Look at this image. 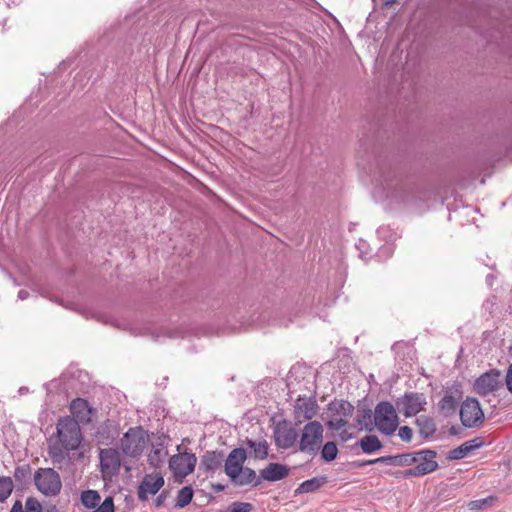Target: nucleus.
Segmentation results:
<instances>
[{
	"instance_id": "33",
	"label": "nucleus",
	"mask_w": 512,
	"mask_h": 512,
	"mask_svg": "<svg viewBox=\"0 0 512 512\" xmlns=\"http://www.w3.org/2000/svg\"><path fill=\"white\" fill-rule=\"evenodd\" d=\"M166 455L167 451L164 448H154L148 455V461L150 465L160 467L163 464Z\"/></svg>"
},
{
	"instance_id": "27",
	"label": "nucleus",
	"mask_w": 512,
	"mask_h": 512,
	"mask_svg": "<svg viewBox=\"0 0 512 512\" xmlns=\"http://www.w3.org/2000/svg\"><path fill=\"white\" fill-rule=\"evenodd\" d=\"M417 426L419 427L420 435L427 439L432 436L436 431V424L434 420L427 416H420L416 420Z\"/></svg>"
},
{
	"instance_id": "2",
	"label": "nucleus",
	"mask_w": 512,
	"mask_h": 512,
	"mask_svg": "<svg viewBox=\"0 0 512 512\" xmlns=\"http://www.w3.org/2000/svg\"><path fill=\"white\" fill-rule=\"evenodd\" d=\"M324 428L318 421H310L304 425L299 440V451L316 456L323 443Z\"/></svg>"
},
{
	"instance_id": "48",
	"label": "nucleus",
	"mask_w": 512,
	"mask_h": 512,
	"mask_svg": "<svg viewBox=\"0 0 512 512\" xmlns=\"http://www.w3.org/2000/svg\"><path fill=\"white\" fill-rule=\"evenodd\" d=\"M28 296H29V292H28V291H26V290H20V291L18 292V297H19L21 300H25V299H27V298H28Z\"/></svg>"
},
{
	"instance_id": "45",
	"label": "nucleus",
	"mask_w": 512,
	"mask_h": 512,
	"mask_svg": "<svg viewBox=\"0 0 512 512\" xmlns=\"http://www.w3.org/2000/svg\"><path fill=\"white\" fill-rule=\"evenodd\" d=\"M10 512H24V508H23L21 501L16 500L14 502Z\"/></svg>"
},
{
	"instance_id": "20",
	"label": "nucleus",
	"mask_w": 512,
	"mask_h": 512,
	"mask_svg": "<svg viewBox=\"0 0 512 512\" xmlns=\"http://www.w3.org/2000/svg\"><path fill=\"white\" fill-rule=\"evenodd\" d=\"M224 457L223 451H206L201 457L200 468L205 472H215L222 467Z\"/></svg>"
},
{
	"instance_id": "1",
	"label": "nucleus",
	"mask_w": 512,
	"mask_h": 512,
	"mask_svg": "<svg viewBox=\"0 0 512 512\" xmlns=\"http://www.w3.org/2000/svg\"><path fill=\"white\" fill-rule=\"evenodd\" d=\"M56 436L58 441L49 445L48 454L54 464H61L68 452L78 449L82 442L78 421L69 416L60 418L56 424Z\"/></svg>"
},
{
	"instance_id": "7",
	"label": "nucleus",
	"mask_w": 512,
	"mask_h": 512,
	"mask_svg": "<svg viewBox=\"0 0 512 512\" xmlns=\"http://www.w3.org/2000/svg\"><path fill=\"white\" fill-rule=\"evenodd\" d=\"M416 454H418L416 455L418 464L413 468L407 469L405 475L420 477L432 473L439 468L437 461H435L437 457L436 451L423 449L416 451Z\"/></svg>"
},
{
	"instance_id": "40",
	"label": "nucleus",
	"mask_w": 512,
	"mask_h": 512,
	"mask_svg": "<svg viewBox=\"0 0 512 512\" xmlns=\"http://www.w3.org/2000/svg\"><path fill=\"white\" fill-rule=\"evenodd\" d=\"M347 421L343 418H337L327 422V426L333 430H340L347 425Z\"/></svg>"
},
{
	"instance_id": "31",
	"label": "nucleus",
	"mask_w": 512,
	"mask_h": 512,
	"mask_svg": "<svg viewBox=\"0 0 512 512\" xmlns=\"http://www.w3.org/2000/svg\"><path fill=\"white\" fill-rule=\"evenodd\" d=\"M321 458L325 462H331L337 458L338 455V448L335 442L329 441L326 442L321 451Z\"/></svg>"
},
{
	"instance_id": "49",
	"label": "nucleus",
	"mask_w": 512,
	"mask_h": 512,
	"mask_svg": "<svg viewBox=\"0 0 512 512\" xmlns=\"http://www.w3.org/2000/svg\"><path fill=\"white\" fill-rule=\"evenodd\" d=\"M350 437H351V434L348 433L347 431H342L340 433V438L342 441H347Z\"/></svg>"
},
{
	"instance_id": "4",
	"label": "nucleus",
	"mask_w": 512,
	"mask_h": 512,
	"mask_svg": "<svg viewBox=\"0 0 512 512\" xmlns=\"http://www.w3.org/2000/svg\"><path fill=\"white\" fill-rule=\"evenodd\" d=\"M148 442V435L141 427H131L120 440V448L124 455L138 458L144 451Z\"/></svg>"
},
{
	"instance_id": "17",
	"label": "nucleus",
	"mask_w": 512,
	"mask_h": 512,
	"mask_svg": "<svg viewBox=\"0 0 512 512\" xmlns=\"http://www.w3.org/2000/svg\"><path fill=\"white\" fill-rule=\"evenodd\" d=\"M298 433L295 428L277 425L275 429V443L281 449L293 447L297 441Z\"/></svg>"
},
{
	"instance_id": "36",
	"label": "nucleus",
	"mask_w": 512,
	"mask_h": 512,
	"mask_svg": "<svg viewBox=\"0 0 512 512\" xmlns=\"http://www.w3.org/2000/svg\"><path fill=\"white\" fill-rule=\"evenodd\" d=\"M495 499L496 498L494 496L490 495L483 499L472 500L467 504V506H468L469 510H483V509H486V508L492 506Z\"/></svg>"
},
{
	"instance_id": "28",
	"label": "nucleus",
	"mask_w": 512,
	"mask_h": 512,
	"mask_svg": "<svg viewBox=\"0 0 512 512\" xmlns=\"http://www.w3.org/2000/svg\"><path fill=\"white\" fill-rule=\"evenodd\" d=\"M331 412H335L343 417H349L354 411V406L345 400L333 401L328 406Z\"/></svg>"
},
{
	"instance_id": "52",
	"label": "nucleus",
	"mask_w": 512,
	"mask_h": 512,
	"mask_svg": "<svg viewBox=\"0 0 512 512\" xmlns=\"http://www.w3.org/2000/svg\"><path fill=\"white\" fill-rule=\"evenodd\" d=\"M395 1H396V0H390V1H388L386 4L388 5V4H390V3H394Z\"/></svg>"
},
{
	"instance_id": "38",
	"label": "nucleus",
	"mask_w": 512,
	"mask_h": 512,
	"mask_svg": "<svg viewBox=\"0 0 512 512\" xmlns=\"http://www.w3.org/2000/svg\"><path fill=\"white\" fill-rule=\"evenodd\" d=\"M98 508L95 511L92 512H114L115 506H114V500L113 497L109 496L104 499L101 505L97 506Z\"/></svg>"
},
{
	"instance_id": "18",
	"label": "nucleus",
	"mask_w": 512,
	"mask_h": 512,
	"mask_svg": "<svg viewBox=\"0 0 512 512\" xmlns=\"http://www.w3.org/2000/svg\"><path fill=\"white\" fill-rule=\"evenodd\" d=\"M118 435L119 431L117 424L112 420H107L98 427L95 437L99 444L109 445L118 437Z\"/></svg>"
},
{
	"instance_id": "37",
	"label": "nucleus",
	"mask_w": 512,
	"mask_h": 512,
	"mask_svg": "<svg viewBox=\"0 0 512 512\" xmlns=\"http://www.w3.org/2000/svg\"><path fill=\"white\" fill-rule=\"evenodd\" d=\"M24 512H42V505L34 497H28L25 502Z\"/></svg>"
},
{
	"instance_id": "3",
	"label": "nucleus",
	"mask_w": 512,
	"mask_h": 512,
	"mask_svg": "<svg viewBox=\"0 0 512 512\" xmlns=\"http://www.w3.org/2000/svg\"><path fill=\"white\" fill-rule=\"evenodd\" d=\"M397 409L388 401L379 402L374 411V427L382 434L392 435L399 424Z\"/></svg>"
},
{
	"instance_id": "44",
	"label": "nucleus",
	"mask_w": 512,
	"mask_h": 512,
	"mask_svg": "<svg viewBox=\"0 0 512 512\" xmlns=\"http://www.w3.org/2000/svg\"><path fill=\"white\" fill-rule=\"evenodd\" d=\"M167 495H168L167 491H162V493L155 500V506L156 507L162 506L167 498Z\"/></svg>"
},
{
	"instance_id": "53",
	"label": "nucleus",
	"mask_w": 512,
	"mask_h": 512,
	"mask_svg": "<svg viewBox=\"0 0 512 512\" xmlns=\"http://www.w3.org/2000/svg\"><path fill=\"white\" fill-rule=\"evenodd\" d=\"M510 353H511V355H512V347L510 348Z\"/></svg>"
},
{
	"instance_id": "10",
	"label": "nucleus",
	"mask_w": 512,
	"mask_h": 512,
	"mask_svg": "<svg viewBox=\"0 0 512 512\" xmlns=\"http://www.w3.org/2000/svg\"><path fill=\"white\" fill-rule=\"evenodd\" d=\"M197 458L193 453H179L169 460V467L177 477H186L194 471Z\"/></svg>"
},
{
	"instance_id": "25",
	"label": "nucleus",
	"mask_w": 512,
	"mask_h": 512,
	"mask_svg": "<svg viewBox=\"0 0 512 512\" xmlns=\"http://www.w3.org/2000/svg\"><path fill=\"white\" fill-rule=\"evenodd\" d=\"M245 445L252 450L253 457L255 459L263 460L267 458L269 445L266 440H261L257 442L247 438L245 440Z\"/></svg>"
},
{
	"instance_id": "19",
	"label": "nucleus",
	"mask_w": 512,
	"mask_h": 512,
	"mask_svg": "<svg viewBox=\"0 0 512 512\" xmlns=\"http://www.w3.org/2000/svg\"><path fill=\"white\" fill-rule=\"evenodd\" d=\"M289 475V468L280 463H269L264 469L260 471V478L262 480L275 482L286 478Z\"/></svg>"
},
{
	"instance_id": "51",
	"label": "nucleus",
	"mask_w": 512,
	"mask_h": 512,
	"mask_svg": "<svg viewBox=\"0 0 512 512\" xmlns=\"http://www.w3.org/2000/svg\"><path fill=\"white\" fill-rule=\"evenodd\" d=\"M449 433L451 435H456L458 432H457V429L456 427L452 426L450 429H449Z\"/></svg>"
},
{
	"instance_id": "29",
	"label": "nucleus",
	"mask_w": 512,
	"mask_h": 512,
	"mask_svg": "<svg viewBox=\"0 0 512 512\" xmlns=\"http://www.w3.org/2000/svg\"><path fill=\"white\" fill-rule=\"evenodd\" d=\"M80 500L85 508L94 509L99 505L101 496L96 490H86L81 493Z\"/></svg>"
},
{
	"instance_id": "42",
	"label": "nucleus",
	"mask_w": 512,
	"mask_h": 512,
	"mask_svg": "<svg viewBox=\"0 0 512 512\" xmlns=\"http://www.w3.org/2000/svg\"><path fill=\"white\" fill-rule=\"evenodd\" d=\"M385 473H386V474H388V475H392V476H394V477H396V478H411V477H412V476H407V475H405L406 470H404V471H391V470H386V471H385Z\"/></svg>"
},
{
	"instance_id": "34",
	"label": "nucleus",
	"mask_w": 512,
	"mask_h": 512,
	"mask_svg": "<svg viewBox=\"0 0 512 512\" xmlns=\"http://www.w3.org/2000/svg\"><path fill=\"white\" fill-rule=\"evenodd\" d=\"M13 491V481L10 477H0V502H4Z\"/></svg>"
},
{
	"instance_id": "41",
	"label": "nucleus",
	"mask_w": 512,
	"mask_h": 512,
	"mask_svg": "<svg viewBox=\"0 0 512 512\" xmlns=\"http://www.w3.org/2000/svg\"><path fill=\"white\" fill-rule=\"evenodd\" d=\"M505 382L507 389L512 393V363L508 367Z\"/></svg>"
},
{
	"instance_id": "12",
	"label": "nucleus",
	"mask_w": 512,
	"mask_h": 512,
	"mask_svg": "<svg viewBox=\"0 0 512 512\" xmlns=\"http://www.w3.org/2000/svg\"><path fill=\"white\" fill-rule=\"evenodd\" d=\"M246 459L247 452L244 448H234L229 453L224 463V471L230 480H234L239 476Z\"/></svg>"
},
{
	"instance_id": "35",
	"label": "nucleus",
	"mask_w": 512,
	"mask_h": 512,
	"mask_svg": "<svg viewBox=\"0 0 512 512\" xmlns=\"http://www.w3.org/2000/svg\"><path fill=\"white\" fill-rule=\"evenodd\" d=\"M31 476V467L29 464L17 466L14 471V478L20 484L28 482Z\"/></svg>"
},
{
	"instance_id": "24",
	"label": "nucleus",
	"mask_w": 512,
	"mask_h": 512,
	"mask_svg": "<svg viewBox=\"0 0 512 512\" xmlns=\"http://www.w3.org/2000/svg\"><path fill=\"white\" fill-rule=\"evenodd\" d=\"M356 421L367 432H372L374 427V413L371 409H358Z\"/></svg>"
},
{
	"instance_id": "13",
	"label": "nucleus",
	"mask_w": 512,
	"mask_h": 512,
	"mask_svg": "<svg viewBox=\"0 0 512 512\" xmlns=\"http://www.w3.org/2000/svg\"><path fill=\"white\" fill-rule=\"evenodd\" d=\"M318 405L312 398L299 397L294 406L295 424L299 425L305 420H311L317 414Z\"/></svg>"
},
{
	"instance_id": "39",
	"label": "nucleus",
	"mask_w": 512,
	"mask_h": 512,
	"mask_svg": "<svg viewBox=\"0 0 512 512\" xmlns=\"http://www.w3.org/2000/svg\"><path fill=\"white\" fill-rule=\"evenodd\" d=\"M412 429L408 426H402L399 428L398 436L405 442H410L412 439Z\"/></svg>"
},
{
	"instance_id": "43",
	"label": "nucleus",
	"mask_w": 512,
	"mask_h": 512,
	"mask_svg": "<svg viewBox=\"0 0 512 512\" xmlns=\"http://www.w3.org/2000/svg\"><path fill=\"white\" fill-rule=\"evenodd\" d=\"M468 442H471L470 444L474 445L473 447H471V451H473L477 448H480L484 443L483 438H481V437H476L472 440H469Z\"/></svg>"
},
{
	"instance_id": "47",
	"label": "nucleus",
	"mask_w": 512,
	"mask_h": 512,
	"mask_svg": "<svg viewBox=\"0 0 512 512\" xmlns=\"http://www.w3.org/2000/svg\"><path fill=\"white\" fill-rule=\"evenodd\" d=\"M352 465L356 468H363L366 466V463H365V460H358V461L352 462Z\"/></svg>"
},
{
	"instance_id": "46",
	"label": "nucleus",
	"mask_w": 512,
	"mask_h": 512,
	"mask_svg": "<svg viewBox=\"0 0 512 512\" xmlns=\"http://www.w3.org/2000/svg\"><path fill=\"white\" fill-rule=\"evenodd\" d=\"M383 459H386V456H381L379 458L365 460V463H366V466L378 464V463L384 464V461H381Z\"/></svg>"
},
{
	"instance_id": "6",
	"label": "nucleus",
	"mask_w": 512,
	"mask_h": 512,
	"mask_svg": "<svg viewBox=\"0 0 512 512\" xmlns=\"http://www.w3.org/2000/svg\"><path fill=\"white\" fill-rule=\"evenodd\" d=\"M460 420L464 427L474 428L480 426L485 415L479 401L473 397H467L460 407Z\"/></svg>"
},
{
	"instance_id": "32",
	"label": "nucleus",
	"mask_w": 512,
	"mask_h": 512,
	"mask_svg": "<svg viewBox=\"0 0 512 512\" xmlns=\"http://www.w3.org/2000/svg\"><path fill=\"white\" fill-rule=\"evenodd\" d=\"M470 443L471 442H464L457 448L450 450L448 454V459L459 460L466 457L471 452V447L474 446L471 445Z\"/></svg>"
},
{
	"instance_id": "14",
	"label": "nucleus",
	"mask_w": 512,
	"mask_h": 512,
	"mask_svg": "<svg viewBox=\"0 0 512 512\" xmlns=\"http://www.w3.org/2000/svg\"><path fill=\"white\" fill-rule=\"evenodd\" d=\"M70 412L73 419L80 424H89L92 422V417L96 415L97 411L91 407L87 400L83 398H76L70 404Z\"/></svg>"
},
{
	"instance_id": "11",
	"label": "nucleus",
	"mask_w": 512,
	"mask_h": 512,
	"mask_svg": "<svg viewBox=\"0 0 512 512\" xmlns=\"http://www.w3.org/2000/svg\"><path fill=\"white\" fill-rule=\"evenodd\" d=\"M462 395V386L459 383L445 390L443 398L438 403L440 413L445 417L454 415Z\"/></svg>"
},
{
	"instance_id": "26",
	"label": "nucleus",
	"mask_w": 512,
	"mask_h": 512,
	"mask_svg": "<svg viewBox=\"0 0 512 512\" xmlns=\"http://www.w3.org/2000/svg\"><path fill=\"white\" fill-rule=\"evenodd\" d=\"M327 482L326 476L313 477L302 482L296 489V493L303 494L316 491Z\"/></svg>"
},
{
	"instance_id": "22",
	"label": "nucleus",
	"mask_w": 512,
	"mask_h": 512,
	"mask_svg": "<svg viewBox=\"0 0 512 512\" xmlns=\"http://www.w3.org/2000/svg\"><path fill=\"white\" fill-rule=\"evenodd\" d=\"M416 451L410 453H403L398 455H387L386 459H383L385 465L391 466H410L417 463Z\"/></svg>"
},
{
	"instance_id": "23",
	"label": "nucleus",
	"mask_w": 512,
	"mask_h": 512,
	"mask_svg": "<svg viewBox=\"0 0 512 512\" xmlns=\"http://www.w3.org/2000/svg\"><path fill=\"white\" fill-rule=\"evenodd\" d=\"M356 445H358L365 454H373L383 448L382 442L376 435H366L362 437Z\"/></svg>"
},
{
	"instance_id": "16",
	"label": "nucleus",
	"mask_w": 512,
	"mask_h": 512,
	"mask_svg": "<svg viewBox=\"0 0 512 512\" xmlns=\"http://www.w3.org/2000/svg\"><path fill=\"white\" fill-rule=\"evenodd\" d=\"M100 465L103 472H117L121 467L119 451L114 448L101 449L99 453Z\"/></svg>"
},
{
	"instance_id": "50",
	"label": "nucleus",
	"mask_w": 512,
	"mask_h": 512,
	"mask_svg": "<svg viewBox=\"0 0 512 512\" xmlns=\"http://www.w3.org/2000/svg\"><path fill=\"white\" fill-rule=\"evenodd\" d=\"M214 488H215V490H216L217 492H220V491H223V490H224V485H222V484H217V485H215V486H214Z\"/></svg>"
},
{
	"instance_id": "15",
	"label": "nucleus",
	"mask_w": 512,
	"mask_h": 512,
	"mask_svg": "<svg viewBox=\"0 0 512 512\" xmlns=\"http://www.w3.org/2000/svg\"><path fill=\"white\" fill-rule=\"evenodd\" d=\"M164 485V478L160 475H146L138 488V498L141 501L148 499L147 494L155 495Z\"/></svg>"
},
{
	"instance_id": "5",
	"label": "nucleus",
	"mask_w": 512,
	"mask_h": 512,
	"mask_svg": "<svg viewBox=\"0 0 512 512\" xmlns=\"http://www.w3.org/2000/svg\"><path fill=\"white\" fill-rule=\"evenodd\" d=\"M34 483L48 497L58 495L62 488L60 475L52 468H39L34 474Z\"/></svg>"
},
{
	"instance_id": "30",
	"label": "nucleus",
	"mask_w": 512,
	"mask_h": 512,
	"mask_svg": "<svg viewBox=\"0 0 512 512\" xmlns=\"http://www.w3.org/2000/svg\"><path fill=\"white\" fill-rule=\"evenodd\" d=\"M193 498V489L190 486H185L178 491L175 506L178 508L186 507Z\"/></svg>"
},
{
	"instance_id": "54",
	"label": "nucleus",
	"mask_w": 512,
	"mask_h": 512,
	"mask_svg": "<svg viewBox=\"0 0 512 512\" xmlns=\"http://www.w3.org/2000/svg\"><path fill=\"white\" fill-rule=\"evenodd\" d=\"M511 198H512V195H511Z\"/></svg>"
},
{
	"instance_id": "8",
	"label": "nucleus",
	"mask_w": 512,
	"mask_h": 512,
	"mask_svg": "<svg viewBox=\"0 0 512 512\" xmlns=\"http://www.w3.org/2000/svg\"><path fill=\"white\" fill-rule=\"evenodd\" d=\"M425 404L426 400L422 393L408 392L396 400L395 407L406 417H411L423 410Z\"/></svg>"
},
{
	"instance_id": "21",
	"label": "nucleus",
	"mask_w": 512,
	"mask_h": 512,
	"mask_svg": "<svg viewBox=\"0 0 512 512\" xmlns=\"http://www.w3.org/2000/svg\"><path fill=\"white\" fill-rule=\"evenodd\" d=\"M231 482L236 486L251 485L253 487H257L261 484V478L260 475H256V472L253 469L249 467H243L239 473V476L234 480H231Z\"/></svg>"
},
{
	"instance_id": "9",
	"label": "nucleus",
	"mask_w": 512,
	"mask_h": 512,
	"mask_svg": "<svg viewBox=\"0 0 512 512\" xmlns=\"http://www.w3.org/2000/svg\"><path fill=\"white\" fill-rule=\"evenodd\" d=\"M502 385L501 373L497 369H491L480 375L474 382V391L485 396L497 391Z\"/></svg>"
}]
</instances>
